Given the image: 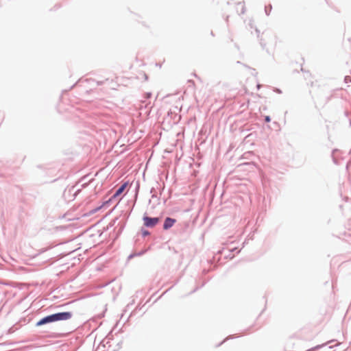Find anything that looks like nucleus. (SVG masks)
Here are the masks:
<instances>
[{
    "label": "nucleus",
    "instance_id": "1",
    "mask_svg": "<svg viewBox=\"0 0 351 351\" xmlns=\"http://www.w3.org/2000/svg\"><path fill=\"white\" fill-rule=\"evenodd\" d=\"M55 322L68 320L71 318L72 313L71 312H63L53 314Z\"/></svg>",
    "mask_w": 351,
    "mask_h": 351
},
{
    "label": "nucleus",
    "instance_id": "2",
    "mask_svg": "<svg viewBox=\"0 0 351 351\" xmlns=\"http://www.w3.org/2000/svg\"><path fill=\"white\" fill-rule=\"evenodd\" d=\"M143 219L144 225L146 227H154L159 222V218L158 217L152 218L149 217H144Z\"/></svg>",
    "mask_w": 351,
    "mask_h": 351
},
{
    "label": "nucleus",
    "instance_id": "3",
    "mask_svg": "<svg viewBox=\"0 0 351 351\" xmlns=\"http://www.w3.org/2000/svg\"><path fill=\"white\" fill-rule=\"evenodd\" d=\"M55 322V320H54V317H53V315L47 316V317L41 319L39 322H37L36 326H41V325L45 324H48L50 322Z\"/></svg>",
    "mask_w": 351,
    "mask_h": 351
},
{
    "label": "nucleus",
    "instance_id": "4",
    "mask_svg": "<svg viewBox=\"0 0 351 351\" xmlns=\"http://www.w3.org/2000/svg\"><path fill=\"white\" fill-rule=\"evenodd\" d=\"M176 221L174 219H172L170 217H167L164 222L163 228L165 230H168L169 228H171L174 225Z\"/></svg>",
    "mask_w": 351,
    "mask_h": 351
},
{
    "label": "nucleus",
    "instance_id": "5",
    "mask_svg": "<svg viewBox=\"0 0 351 351\" xmlns=\"http://www.w3.org/2000/svg\"><path fill=\"white\" fill-rule=\"evenodd\" d=\"M126 186H127L126 183H125L123 185H121L119 187V189L116 191V193L114 194L113 197H116L119 196V195H121L123 192V191L125 190Z\"/></svg>",
    "mask_w": 351,
    "mask_h": 351
},
{
    "label": "nucleus",
    "instance_id": "6",
    "mask_svg": "<svg viewBox=\"0 0 351 351\" xmlns=\"http://www.w3.org/2000/svg\"><path fill=\"white\" fill-rule=\"evenodd\" d=\"M265 121H266V122H269V121H270V118H269V117L267 116V117H265Z\"/></svg>",
    "mask_w": 351,
    "mask_h": 351
},
{
    "label": "nucleus",
    "instance_id": "7",
    "mask_svg": "<svg viewBox=\"0 0 351 351\" xmlns=\"http://www.w3.org/2000/svg\"><path fill=\"white\" fill-rule=\"evenodd\" d=\"M147 234H148V232H147V231H145V232H143V235H147Z\"/></svg>",
    "mask_w": 351,
    "mask_h": 351
}]
</instances>
